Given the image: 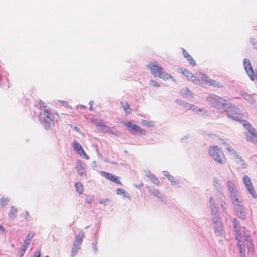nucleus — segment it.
Instances as JSON below:
<instances>
[{
	"instance_id": "6ab92c4d",
	"label": "nucleus",
	"mask_w": 257,
	"mask_h": 257,
	"mask_svg": "<svg viewBox=\"0 0 257 257\" xmlns=\"http://www.w3.org/2000/svg\"><path fill=\"white\" fill-rule=\"evenodd\" d=\"M230 197L231 199L232 203L234 205L236 204H238L239 203H241V201L239 199V196L237 191L233 192V193L230 194Z\"/></svg>"
},
{
	"instance_id": "423d86ee",
	"label": "nucleus",
	"mask_w": 257,
	"mask_h": 257,
	"mask_svg": "<svg viewBox=\"0 0 257 257\" xmlns=\"http://www.w3.org/2000/svg\"><path fill=\"white\" fill-rule=\"evenodd\" d=\"M211 219L215 233L217 236L221 235L222 233L223 228L219 216H213Z\"/></svg>"
},
{
	"instance_id": "3c124183",
	"label": "nucleus",
	"mask_w": 257,
	"mask_h": 257,
	"mask_svg": "<svg viewBox=\"0 0 257 257\" xmlns=\"http://www.w3.org/2000/svg\"><path fill=\"white\" fill-rule=\"evenodd\" d=\"M220 206L223 211H224L226 209V203L224 202L223 200H222L221 203L220 204Z\"/></svg>"
},
{
	"instance_id": "0e129e2a",
	"label": "nucleus",
	"mask_w": 257,
	"mask_h": 257,
	"mask_svg": "<svg viewBox=\"0 0 257 257\" xmlns=\"http://www.w3.org/2000/svg\"><path fill=\"white\" fill-rule=\"evenodd\" d=\"M74 128L77 131V132H79V128H78L77 126H74Z\"/></svg>"
},
{
	"instance_id": "7c9ffc66",
	"label": "nucleus",
	"mask_w": 257,
	"mask_h": 257,
	"mask_svg": "<svg viewBox=\"0 0 257 257\" xmlns=\"http://www.w3.org/2000/svg\"><path fill=\"white\" fill-rule=\"evenodd\" d=\"M39 105L40 108L41 110L43 111L44 112H49L48 109L46 108V105L45 103L42 100L39 101Z\"/></svg>"
},
{
	"instance_id": "c03bdc74",
	"label": "nucleus",
	"mask_w": 257,
	"mask_h": 257,
	"mask_svg": "<svg viewBox=\"0 0 257 257\" xmlns=\"http://www.w3.org/2000/svg\"><path fill=\"white\" fill-rule=\"evenodd\" d=\"M228 153H230L231 155H234V157H236V155H238L233 150V149L230 147L229 148H227L226 150Z\"/></svg>"
},
{
	"instance_id": "49530a36",
	"label": "nucleus",
	"mask_w": 257,
	"mask_h": 257,
	"mask_svg": "<svg viewBox=\"0 0 257 257\" xmlns=\"http://www.w3.org/2000/svg\"><path fill=\"white\" fill-rule=\"evenodd\" d=\"M250 43L254 46V48L257 49V40L254 38H252L250 39Z\"/></svg>"
},
{
	"instance_id": "ddd939ff",
	"label": "nucleus",
	"mask_w": 257,
	"mask_h": 257,
	"mask_svg": "<svg viewBox=\"0 0 257 257\" xmlns=\"http://www.w3.org/2000/svg\"><path fill=\"white\" fill-rule=\"evenodd\" d=\"M182 73L189 79L192 81L193 83L199 84L200 83V81L197 79V78L192 73L190 72L188 70L184 69L182 70H181Z\"/></svg>"
},
{
	"instance_id": "09e8293b",
	"label": "nucleus",
	"mask_w": 257,
	"mask_h": 257,
	"mask_svg": "<svg viewBox=\"0 0 257 257\" xmlns=\"http://www.w3.org/2000/svg\"><path fill=\"white\" fill-rule=\"evenodd\" d=\"M150 84L155 87H160V85L153 80L150 81Z\"/></svg>"
},
{
	"instance_id": "e2e57ef3",
	"label": "nucleus",
	"mask_w": 257,
	"mask_h": 257,
	"mask_svg": "<svg viewBox=\"0 0 257 257\" xmlns=\"http://www.w3.org/2000/svg\"><path fill=\"white\" fill-rule=\"evenodd\" d=\"M60 101L62 103V105H67V102H65L64 101Z\"/></svg>"
},
{
	"instance_id": "4c0bfd02",
	"label": "nucleus",
	"mask_w": 257,
	"mask_h": 257,
	"mask_svg": "<svg viewBox=\"0 0 257 257\" xmlns=\"http://www.w3.org/2000/svg\"><path fill=\"white\" fill-rule=\"evenodd\" d=\"M10 199L9 198L2 197L0 200V204L2 206H4L10 201Z\"/></svg>"
},
{
	"instance_id": "412c9836",
	"label": "nucleus",
	"mask_w": 257,
	"mask_h": 257,
	"mask_svg": "<svg viewBox=\"0 0 257 257\" xmlns=\"http://www.w3.org/2000/svg\"><path fill=\"white\" fill-rule=\"evenodd\" d=\"M73 146L74 150L78 153L80 156H82V154H85V152L83 150L82 146L77 141H74L73 143Z\"/></svg>"
},
{
	"instance_id": "f704fd0d",
	"label": "nucleus",
	"mask_w": 257,
	"mask_h": 257,
	"mask_svg": "<svg viewBox=\"0 0 257 257\" xmlns=\"http://www.w3.org/2000/svg\"><path fill=\"white\" fill-rule=\"evenodd\" d=\"M33 237V235H31L30 234H29L26 237V238L24 241V245L28 247Z\"/></svg>"
},
{
	"instance_id": "c9c22d12",
	"label": "nucleus",
	"mask_w": 257,
	"mask_h": 257,
	"mask_svg": "<svg viewBox=\"0 0 257 257\" xmlns=\"http://www.w3.org/2000/svg\"><path fill=\"white\" fill-rule=\"evenodd\" d=\"M150 191L152 193V194L158 198H161L162 194L159 191L158 189H153V190L150 189Z\"/></svg>"
},
{
	"instance_id": "a211bd4d",
	"label": "nucleus",
	"mask_w": 257,
	"mask_h": 257,
	"mask_svg": "<svg viewBox=\"0 0 257 257\" xmlns=\"http://www.w3.org/2000/svg\"><path fill=\"white\" fill-rule=\"evenodd\" d=\"M84 237V233L81 231H79L77 235H76L75 237L74 242L73 244L75 246L78 245L80 246L82 244L83 238Z\"/></svg>"
},
{
	"instance_id": "0eeeda50",
	"label": "nucleus",
	"mask_w": 257,
	"mask_h": 257,
	"mask_svg": "<svg viewBox=\"0 0 257 257\" xmlns=\"http://www.w3.org/2000/svg\"><path fill=\"white\" fill-rule=\"evenodd\" d=\"M243 65L244 69L249 78L251 80L254 81L255 76L250 61L247 58H244L243 60Z\"/></svg>"
},
{
	"instance_id": "e433bc0d",
	"label": "nucleus",
	"mask_w": 257,
	"mask_h": 257,
	"mask_svg": "<svg viewBox=\"0 0 257 257\" xmlns=\"http://www.w3.org/2000/svg\"><path fill=\"white\" fill-rule=\"evenodd\" d=\"M27 248V246L23 245V246L21 247L19 250L18 254L20 257H23L26 249Z\"/></svg>"
},
{
	"instance_id": "5701e85b",
	"label": "nucleus",
	"mask_w": 257,
	"mask_h": 257,
	"mask_svg": "<svg viewBox=\"0 0 257 257\" xmlns=\"http://www.w3.org/2000/svg\"><path fill=\"white\" fill-rule=\"evenodd\" d=\"M213 186H214V187L215 188V189L216 190H217V191L218 192L221 193V186L219 183V181H218V179L216 178H215L213 179ZM220 195L221 199L222 200V198H224V195L223 194H222L221 193H220Z\"/></svg>"
},
{
	"instance_id": "4d7b16f0",
	"label": "nucleus",
	"mask_w": 257,
	"mask_h": 257,
	"mask_svg": "<svg viewBox=\"0 0 257 257\" xmlns=\"http://www.w3.org/2000/svg\"><path fill=\"white\" fill-rule=\"evenodd\" d=\"M4 230H5V229H4V227L2 225L0 226V232L2 234H3V233H4Z\"/></svg>"
},
{
	"instance_id": "2f4dec72",
	"label": "nucleus",
	"mask_w": 257,
	"mask_h": 257,
	"mask_svg": "<svg viewBox=\"0 0 257 257\" xmlns=\"http://www.w3.org/2000/svg\"><path fill=\"white\" fill-rule=\"evenodd\" d=\"M235 161L237 163L240 164L242 168H246L247 166L246 164L243 160H241V159L238 157V155H236V157L235 158Z\"/></svg>"
},
{
	"instance_id": "de8ad7c7",
	"label": "nucleus",
	"mask_w": 257,
	"mask_h": 257,
	"mask_svg": "<svg viewBox=\"0 0 257 257\" xmlns=\"http://www.w3.org/2000/svg\"><path fill=\"white\" fill-rule=\"evenodd\" d=\"M92 247L93 248L94 251L96 252L98 250L97 241H95L94 242H93L92 244Z\"/></svg>"
},
{
	"instance_id": "58836bf2",
	"label": "nucleus",
	"mask_w": 257,
	"mask_h": 257,
	"mask_svg": "<svg viewBox=\"0 0 257 257\" xmlns=\"http://www.w3.org/2000/svg\"><path fill=\"white\" fill-rule=\"evenodd\" d=\"M244 98L251 103H253L254 102V98L250 95L245 94L244 95Z\"/></svg>"
},
{
	"instance_id": "5fc2aeb1",
	"label": "nucleus",
	"mask_w": 257,
	"mask_h": 257,
	"mask_svg": "<svg viewBox=\"0 0 257 257\" xmlns=\"http://www.w3.org/2000/svg\"><path fill=\"white\" fill-rule=\"evenodd\" d=\"M163 173L164 176H165L167 178V179L171 176L167 171H163Z\"/></svg>"
},
{
	"instance_id": "aec40b11",
	"label": "nucleus",
	"mask_w": 257,
	"mask_h": 257,
	"mask_svg": "<svg viewBox=\"0 0 257 257\" xmlns=\"http://www.w3.org/2000/svg\"><path fill=\"white\" fill-rule=\"evenodd\" d=\"M158 77L161 78L164 80L171 79L173 82L175 81V79L171 75L167 72H164L163 70L161 71V72L159 74Z\"/></svg>"
},
{
	"instance_id": "f3484780",
	"label": "nucleus",
	"mask_w": 257,
	"mask_h": 257,
	"mask_svg": "<svg viewBox=\"0 0 257 257\" xmlns=\"http://www.w3.org/2000/svg\"><path fill=\"white\" fill-rule=\"evenodd\" d=\"M76 169L78 174L80 176L86 175V171L81 161H78L76 163Z\"/></svg>"
},
{
	"instance_id": "4be33fe9",
	"label": "nucleus",
	"mask_w": 257,
	"mask_h": 257,
	"mask_svg": "<svg viewBox=\"0 0 257 257\" xmlns=\"http://www.w3.org/2000/svg\"><path fill=\"white\" fill-rule=\"evenodd\" d=\"M96 120V119L95 120L93 119H92V121L95 122V123L96 124L97 129L104 133L108 131L109 128L108 126L104 125L102 122H95Z\"/></svg>"
},
{
	"instance_id": "6e6d98bb",
	"label": "nucleus",
	"mask_w": 257,
	"mask_h": 257,
	"mask_svg": "<svg viewBox=\"0 0 257 257\" xmlns=\"http://www.w3.org/2000/svg\"><path fill=\"white\" fill-rule=\"evenodd\" d=\"M223 147L224 148H225V149L227 150V148H229L230 146L227 144V143H225L223 144Z\"/></svg>"
},
{
	"instance_id": "a19ab883",
	"label": "nucleus",
	"mask_w": 257,
	"mask_h": 257,
	"mask_svg": "<svg viewBox=\"0 0 257 257\" xmlns=\"http://www.w3.org/2000/svg\"><path fill=\"white\" fill-rule=\"evenodd\" d=\"M100 204H104L105 205H107L109 204V203H111V201L110 199L106 198L105 199H100L99 201Z\"/></svg>"
},
{
	"instance_id": "4468645a",
	"label": "nucleus",
	"mask_w": 257,
	"mask_h": 257,
	"mask_svg": "<svg viewBox=\"0 0 257 257\" xmlns=\"http://www.w3.org/2000/svg\"><path fill=\"white\" fill-rule=\"evenodd\" d=\"M101 175L104 177L105 178H107V179L113 181L116 183L121 184V183L118 179V177L116 176L115 175H113L112 174L108 172H106L104 171H102L100 173Z\"/></svg>"
},
{
	"instance_id": "338daca9",
	"label": "nucleus",
	"mask_w": 257,
	"mask_h": 257,
	"mask_svg": "<svg viewBox=\"0 0 257 257\" xmlns=\"http://www.w3.org/2000/svg\"><path fill=\"white\" fill-rule=\"evenodd\" d=\"M80 107H81V108H84V106L83 105H80Z\"/></svg>"
},
{
	"instance_id": "b1692460",
	"label": "nucleus",
	"mask_w": 257,
	"mask_h": 257,
	"mask_svg": "<svg viewBox=\"0 0 257 257\" xmlns=\"http://www.w3.org/2000/svg\"><path fill=\"white\" fill-rule=\"evenodd\" d=\"M181 93L182 95L190 98L194 97V94L187 87L182 89Z\"/></svg>"
},
{
	"instance_id": "a18cd8bd",
	"label": "nucleus",
	"mask_w": 257,
	"mask_h": 257,
	"mask_svg": "<svg viewBox=\"0 0 257 257\" xmlns=\"http://www.w3.org/2000/svg\"><path fill=\"white\" fill-rule=\"evenodd\" d=\"M85 200L87 203L90 204L93 200V197L92 196H87Z\"/></svg>"
},
{
	"instance_id": "39448f33",
	"label": "nucleus",
	"mask_w": 257,
	"mask_h": 257,
	"mask_svg": "<svg viewBox=\"0 0 257 257\" xmlns=\"http://www.w3.org/2000/svg\"><path fill=\"white\" fill-rule=\"evenodd\" d=\"M39 118L45 128L48 130L53 123L54 118L53 113H39Z\"/></svg>"
},
{
	"instance_id": "6e6552de",
	"label": "nucleus",
	"mask_w": 257,
	"mask_h": 257,
	"mask_svg": "<svg viewBox=\"0 0 257 257\" xmlns=\"http://www.w3.org/2000/svg\"><path fill=\"white\" fill-rule=\"evenodd\" d=\"M232 224H233V231L234 232V235L235 237V239H239V244L240 246V239L241 238V237L240 236V231L242 232L244 230H245V227H240L239 224V221L237 220V219L234 218L232 221Z\"/></svg>"
},
{
	"instance_id": "37998d69",
	"label": "nucleus",
	"mask_w": 257,
	"mask_h": 257,
	"mask_svg": "<svg viewBox=\"0 0 257 257\" xmlns=\"http://www.w3.org/2000/svg\"><path fill=\"white\" fill-rule=\"evenodd\" d=\"M121 105L123 108V110L125 112H128L127 111L130 109V105L127 102L123 103L121 102Z\"/></svg>"
},
{
	"instance_id": "864d4df0",
	"label": "nucleus",
	"mask_w": 257,
	"mask_h": 257,
	"mask_svg": "<svg viewBox=\"0 0 257 257\" xmlns=\"http://www.w3.org/2000/svg\"><path fill=\"white\" fill-rule=\"evenodd\" d=\"M35 257H40L41 251L40 250H36L35 252Z\"/></svg>"
},
{
	"instance_id": "393cba45",
	"label": "nucleus",
	"mask_w": 257,
	"mask_h": 257,
	"mask_svg": "<svg viewBox=\"0 0 257 257\" xmlns=\"http://www.w3.org/2000/svg\"><path fill=\"white\" fill-rule=\"evenodd\" d=\"M227 186L230 194L237 191L234 184L230 181L227 182Z\"/></svg>"
},
{
	"instance_id": "052dcab7",
	"label": "nucleus",
	"mask_w": 257,
	"mask_h": 257,
	"mask_svg": "<svg viewBox=\"0 0 257 257\" xmlns=\"http://www.w3.org/2000/svg\"><path fill=\"white\" fill-rule=\"evenodd\" d=\"M143 186V184H140L139 185H135V187H137V188H140L141 187Z\"/></svg>"
},
{
	"instance_id": "774afa93",
	"label": "nucleus",
	"mask_w": 257,
	"mask_h": 257,
	"mask_svg": "<svg viewBox=\"0 0 257 257\" xmlns=\"http://www.w3.org/2000/svg\"><path fill=\"white\" fill-rule=\"evenodd\" d=\"M188 138V136H187V137H185V138L186 139H187Z\"/></svg>"
},
{
	"instance_id": "72a5a7b5",
	"label": "nucleus",
	"mask_w": 257,
	"mask_h": 257,
	"mask_svg": "<svg viewBox=\"0 0 257 257\" xmlns=\"http://www.w3.org/2000/svg\"><path fill=\"white\" fill-rule=\"evenodd\" d=\"M116 194L118 195H123L125 197H129L128 193L123 189L118 188L116 190Z\"/></svg>"
},
{
	"instance_id": "9b49d317",
	"label": "nucleus",
	"mask_w": 257,
	"mask_h": 257,
	"mask_svg": "<svg viewBox=\"0 0 257 257\" xmlns=\"http://www.w3.org/2000/svg\"><path fill=\"white\" fill-rule=\"evenodd\" d=\"M177 104L183 106L187 110H190L192 111H202V109L200 108H198L197 106L190 104L189 103L184 102L180 99H177L176 100Z\"/></svg>"
},
{
	"instance_id": "bb28decb",
	"label": "nucleus",
	"mask_w": 257,
	"mask_h": 257,
	"mask_svg": "<svg viewBox=\"0 0 257 257\" xmlns=\"http://www.w3.org/2000/svg\"><path fill=\"white\" fill-rule=\"evenodd\" d=\"M246 189L249 192V193L252 195V196L254 198H256L257 197V195L254 190V187L252 184L248 186V187H245Z\"/></svg>"
},
{
	"instance_id": "cd10ccee",
	"label": "nucleus",
	"mask_w": 257,
	"mask_h": 257,
	"mask_svg": "<svg viewBox=\"0 0 257 257\" xmlns=\"http://www.w3.org/2000/svg\"><path fill=\"white\" fill-rule=\"evenodd\" d=\"M147 176L152 180V182L155 184H156V185L160 184V181H159V179L157 178H156V176L154 174H151V173H149V174L147 175Z\"/></svg>"
},
{
	"instance_id": "f8f14e48",
	"label": "nucleus",
	"mask_w": 257,
	"mask_h": 257,
	"mask_svg": "<svg viewBox=\"0 0 257 257\" xmlns=\"http://www.w3.org/2000/svg\"><path fill=\"white\" fill-rule=\"evenodd\" d=\"M125 126L130 128L133 133L145 135L146 131L142 130L140 126L132 124L130 121L127 122L124 124Z\"/></svg>"
},
{
	"instance_id": "7ed1b4c3",
	"label": "nucleus",
	"mask_w": 257,
	"mask_h": 257,
	"mask_svg": "<svg viewBox=\"0 0 257 257\" xmlns=\"http://www.w3.org/2000/svg\"><path fill=\"white\" fill-rule=\"evenodd\" d=\"M239 113H227L228 118L234 121L239 122L243 125L247 132L246 133V140L253 143H257V133L250 124L244 119H242L238 115Z\"/></svg>"
},
{
	"instance_id": "69168bd1",
	"label": "nucleus",
	"mask_w": 257,
	"mask_h": 257,
	"mask_svg": "<svg viewBox=\"0 0 257 257\" xmlns=\"http://www.w3.org/2000/svg\"><path fill=\"white\" fill-rule=\"evenodd\" d=\"M29 216V213L28 212H26V218H27V217Z\"/></svg>"
},
{
	"instance_id": "dca6fc26",
	"label": "nucleus",
	"mask_w": 257,
	"mask_h": 257,
	"mask_svg": "<svg viewBox=\"0 0 257 257\" xmlns=\"http://www.w3.org/2000/svg\"><path fill=\"white\" fill-rule=\"evenodd\" d=\"M209 202L211 218L214 216H218L217 205L212 197L210 198Z\"/></svg>"
},
{
	"instance_id": "603ef678",
	"label": "nucleus",
	"mask_w": 257,
	"mask_h": 257,
	"mask_svg": "<svg viewBox=\"0 0 257 257\" xmlns=\"http://www.w3.org/2000/svg\"><path fill=\"white\" fill-rule=\"evenodd\" d=\"M183 54L185 58H187L190 56L188 52L184 49H183Z\"/></svg>"
},
{
	"instance_id": "f03ea898",
	"label": "nucleus",
	"mask_w": 257,
	"mask_h": 257,
	"mask_svg": "<svg viewBox=\"0 0 257 257\" xmlns=\"http://www.w3.org/2000/svg\"><path fill=\"white\" fill-rule=\"evenodd\" d=\"M240 239L241 243L240 246L239 244V239H236L237 240V245L239 250V254L240 257H246L245 256V249L246 246L247 252L248 253H252L254 251L253 245L252 243V240L250 235L249 232L246 229L243 231H240Z\"/></svg>"
},
{
	"instance_id": "c85d7f7f",
	"label": "nucleus",
	"mask_w": 257,
	"mask_h": 257,
	"mask_svg": "<svg viewBox=\"0 0 257 257\" xmlns=\"http://www.w3.org/2000/svg\"><path fill=\"white\" fill-rule=\"evenodd\" d=\"M75 187H76V191L79 193V194H81L83 193V185L82 184L80 183V182H77L75 183Z\"/></svg>"
},
{
	"instance_id": "a878e982",
	"label": "nucleus",
	"mask_w": 257,
	"mask_h": 257,
	"mask_svg": "<svg viewBox=\"0 0 257 257\" xmlns=\"http://www.w3.org/2000/svg\"><path fill=\"white\" fill-rule=\"evenodd\" d=\"M17 212V209L14 206L11 207L10 211L9 213V216L12 218L14 219L16 217V214Z\"/></svg>"
},
{
	"instance_id": "f257e3e1",
	"label": "nucleus",
	"mask_w": 257,
	"mask_h": 257,
	"mask_svg": "<svg viewBox=\"0 0 257 257\" xmlns=\"http://www.w3.org/2000/svg\"><path fill=\"white\" fill-rule=\"evenodd\" d=\"M206 100L213 107L220 108L226 112H237L238 111V108L232 103L214 94L207 96Z\"/></svg>"
},
{
	"instance_id": "680f3d73",
	"label": "nucleus",
	"mask_w": 257,
	"mask_h": 257,
	"mask_svg": "<svg viewBox=\"0 0 257 257\" xmlns=\"http://www.w3.org/2000/svg\"><path fill=\"white\" fill-rule=\"evenodd\" d=\"M91 102H92V101H90V102H89V104L90 105V108H89V109H90V111H92V110H92V106H91V105H92V103H91Z\"/></svg>"
},
{
	"instance_id": "9d476101",
	"label": "nucleus",
	"mask_w": 257,
	"mask_h": 257,
	"mask_svg": "<svg viewBox=\"0 0 257 257\" xmlns=\"http://www.w3.org/2000/svg\"><path fill=\"white\" fill-rule=\"evenodd\" d=\"M201 75L202 80L205 81V83L208 85L214 86L216 88L223 87V85L221 83L216 81L214 80L211 79L205 74H201Z\"/></svg>"
},
{
	"instance_id": "1a4fd4ad",
	"label": "nucleus",
	"mask_w": 257,
	"mask_h": 257,
	"mask_svg": "<svg viewBox=\"0 0 257 257\" xmlns=\"http://www.w3.org/2000/svg\"><path fill=\"white\" fill-rule=\"evenodd\" d=\"M147 67L151 70L152 74L158 77L159 74L163 70V67L158 65L156 62H152L147 65Z\"/></svg>"
},
{
	"instance_id": "ea45409f",
	"label": "nucleus",
	"mask_w": 257,
	"mask_h": 257,
	"mask_svg": "<svg viewBox=\"0 0 257 257\" xmlns=\"http://www.w3.org/2000/svg\"><path fill=\"white\" fill-rule=\"evenodd\" d=\"M142 123L143 125H146L148 127L153 126L154 124L153 121H149L145 119H142Z\"/></svg>"
},
{
	"instance_id": "bf43d9fd",
	"label": "nucleus",
	"mask_w": 257,
	"mask_h": 257,
	"mask_svg": "<svg viewBox=\"0 0 257 257\" xmlns=\"http://www.w3.org/2000/svg\"><path fill=\"white\" fill-rule=\"evenodd\" d=\"M92 166L94 167H96V163L95 161L92 162Z\"/></svg>"
},
{
	"instance_id": "8fccbe9b",
	"label": "nucleus",
	"mask_w": 257,
	"mask_h": 257,
	"mask_svg": "<svg viewBox=\"0 0 257 257\" xmlns=\"http://www.w3.org/2000/svg\"><path fill=\"white\" fill-rule=\"evenodd\" d=\"M168 179L173 184H176V181L175 180L174 177L170 176Z\"/></svg>"
},
{
	"instance_id": "13d9d810",
	"label": "nucleus",
	"mask_w": 257,
	"mask_h": 257,
	"mask_svg": "<svg viewBox=\"0 0 257 257\" xmlns=\"http://www.w3.org/2000/svg\"><path fill=\"white\" fill-rule=\"evenodd\" d=\"M84 156V157H85V158L87 160L89 159V157L86 155V154L85 153V154H82V156Z\"/></svg>"
},
{
	"instance_id": "79ce46f5",
	"label": "nucleus",
	"mask_w": 257,
	"mask_h": 257,
	"mask_svg": "<svg viewBox=\"0 0 257 257\" xmlns=\"http://www.w3.org/2000/svg\"><path fill=\"white\" fill-rule=\"evenodd\" d=\"M186 59H187L188 61L191 65H192L193 66H195L196 62L191 55L186 58Z\"/></svg>"
},
{
	"instance_id": "2eb2a0df",
	"label": "nucleus",
	"mask_w": 257,
	"mask_h": 257,
	"mask_svg": "<svg viewBox=\"0 0 257 257\" xmlns=\"http://www.w3.org/2000/svg\"><path fill=\"white\" fill-rule=\"evenodd\" d=\"M234 206L239 217L241 219H244L245 218V214L244 213V209L242 206L241 202Z\"/></svg>"
},
{
	"instance_id": "473e14b6",
	"label": "nucleus",
	"mask_w": 257,
	"mask_h": 257,
	"mask_svg": "<svg viewBox=\"0 0 257 257\" xmlns=\"http://www.w3.org/2000/svg\"><path fill=\"white\" fill-rule=\"evenodd\" d=\"M243 182L245 187H248L249 185L252 184L250 178L246 175L243 176Z\"/></svg>"
},
{
	"instance_id": "20e7f679",
	"label": "nucleus",
	"mask_w": 257,
	"mask_h": 257,
	"mask_svg": "<svg viewBox=\"0 0 257 257\" xmlns=\"http://www.w3.org/2000/svg\"><path fill=\"white\" fill-rule=\"evenodd\" d=\"M209 153L210 157L217 163L223 164L225 163L226 158L223 152L217 146L210 147Z\"/></svg>"
},
{
	"instance_id": "c756f323",
	"label": "nucleus",
	"mask_w": 257,
	"mask_h": 257,
	"mask_svg": "<svg viewBox=\"0 0 257 257\" xmlns=\"http://www.w3.org/2000/svg\"><path fill=\"white\" fill-rule=\"evenodd\" d=\"M80 246L76 245L75 246L74 244L73 245V247L71 249V256L72 257H74L78 252V250L80 249Z\"/></svg>"
}]
</instances>
